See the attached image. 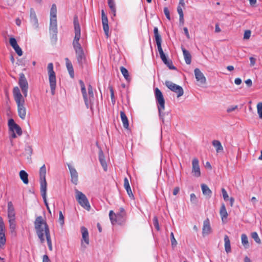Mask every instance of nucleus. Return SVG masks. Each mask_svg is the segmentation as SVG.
I'll return each mask as SVG.
<instances>
[{
    "label": "nucleus",
    "mask_w": 262,
    "mask_h": 262,
    "mask_svg": "<svg viewBox=\"0 0 262 262\" xmlns=\"http://www.w3.org/2000/svg\"><path fill=\"white\" fill-rule=\"evenodd\" d=\"M34 227L36 234L41 243L47 241L48 246L50 251L52 250V241L49 226L46 221L41 216H37L34 222Z\"/></svg>",
    "instance_id": "obj_1"
},
{
    "label": "nucleus",
    "mask_w": 262,
    "mask_h": 262,
    "mask_svg": "<svg viewBox=\"0 0 262 262\" xmlns=\"http://www.w3.org/2000/svg\"><path fill=\"white\" fill-rule=\"evenodd\" d=\"M13 94L17 104L18 116L21 119L24 120L26 116V108L25 106V101L18 87L15 86L13 88Z\"/></svg>",
    "instance_id": "obj_2"
},
{
    "label": "nucleus",
    "mask_w": 262,
    "mask_h": 262,
    "mask_svg": "<svg viewBox=\"0 0 262 262\" xmlns=\"http://www.w3.org/2000/svg\"><path fill=\"white\" fill-rule=\"evenodd\" d=\"M155 96L160 118L162 120V122H164V114L163 113V111L165 110V100L162 93L158 88L155 89Z\"/></svg>",
    "instance_id": "obj_3"
},
{
    "label": "nucleus",
    "mask_w": 262,
    "mask_h": 262,
    "mask_svg": "<svg viewBox=\"0 0 262 262\" xmlns=\"http://www.w3.org/2000/svg\"><path fill=\"white\" fill-rule=\"evenodd\" d=\"M47 69L51 94L52 95H54L56 88V79L55 73L53 70V64L52 63H49Z\"/></svg>",
    "instance_id": "obj_4"
},
{
    "label": "nucleus",
    "mask_w": 262,
    "mask_h": 262,
    "mask_svg": "<svg viewBox=\"0 0 262 262\" xmlns=\"http://www.w3.org/2000/svg\"><path fill=\"white\" fill-rule=\"evenodd\" d=\"M74 25L75 30V37L73 41V46L74 48L81 47V46L79 42L81 37V30L77 17H74Z\"/></svg>",
    "instance_id": "obj_5"
},
{
    "label": "nucleus",
    "mask_w": 262,
    "mask_h": 262,
    "mask_svg": "<svg viewBox=\"0 0 262 262\" xmlns=\"http://www.w3.org/2000/svg\"><path fill=\"white\" fill-rule=\"evenodd\" d=\"M75 193L76 199L79 204L85 209L89 211L91 206L85 195L77 189H75Z\"/></svg>",
    "instance_id": "obj_6"
},
{
    "label": "nucleus",
    "mask_w": 262,
    "mask_h": 262,
    "mask_svg": "<svg viewBox=\"0 0 262 262\" xmlns=\"http://www.w3.org/2000/svg\"><path fill=\"white\" fill-rule=\"evenodd\" d=\"M165 84L168 89L177 94V97L179 98L183 95L184 91L182 86L170 81H166Z\"/></svg>",
    "instance_id": "obj_7"
},
{
    "label": "nucleus",
    "mask_w": 262,
    "mask_h": 262,
    "mask_svg": "<svg viewBox=\"0 0 262 262\" xmlns=\"http://www.w3.org/2000/svg\"><path fill=\"white\" fill-rule=\"evenodd\" d=\"M46 168L43 165L39 169L40 190L47 189V183L46 180Z\"/></svg>",
    "instance_id": "obj_8"
},
{
    "label": "nucleus",
    "mask_w": 262,
    "mask_h": 262,
    "mask_svg": "<svg viewBox=\"0 0 262 262\" xmlns=\"http://www.w3.org/2000/svg\"><path fill=\"white\" fill-rule=\"evenodd\" d=\"M74 49L75 51L76 59L78 63L81 66H82V64L85 61V56L84 55V51L82 47L75 48H74Z\"/></svg>",
    "instance_id": "obj_9"
},
{
    "label": "nucleus",
    "mask_w": 262,
    "mask_h": 262,
    "mask_svg": "<svg viewBox=\"0 0 262 262\" xmlns=\"http://www.w3.org/2000/svg\"><path fill=\"white\" fill-rule=\"evenodd\" d=\"M8 125L10 129L12 132H16L18 136L22 134V130L20 126L14 122L13 119H10L8 121Z\"/></svg>",
    "instance_id": "obj_10"
},
{
    "label": "nucleus",
    "mask_w": 262,
    "mask_h": 262,
    "mask_svg": "<svg viewBox=\"0 0 262 262\" xmlns=\"http://www.w3.org/2000/svg\"><path fill=\"white\" fill-rule=\"evenodd\" d=\"M101 17L103 30L104 31L105 34L107 37H108L109 36V27L108 25V19L107 17L105 15L103 10H101Z\"/></svg>",
    "instance_id": "obj_11"
},
{
    "label": "nucleus",
    "mask_w": 262,
    "mask_h": 262,
    "mask_svg": "<svg viewBox=\"0 0 262 262\" xmlns=\"http://www.w3.org/2000/svg\"><path fill=\"white\" fill-rule=\"evenodd\" d=\"M68 166L71 174V181L74 184L77 185L78 181V173L75 168L70 164H68Z\"/></svg>",
    "instance_id": "obj_12"
},
{
    "label": "nucleus",
    "mask_w": 262,
    "mask_h": 262,
    "mask_svg": "<svg viewBox=\"0 0 262 262\" xmlns=\"http://www.w3.org/2000/svg\"><path fill=\"white\" fill-rule=\"evenodd\" d=\"M192 164V173H193V175L195 177H199L201 176V171L198 160L196 158L193 159Z\"/></svg>",
    "instance_id": "obj_13"
},
{
    "label": "nucleus",
    "mask_w": 262,
    "mask_h": 262,
    "mask_svg": "<svg viewBox=\"0 0 262 262\" xmlns=\"http://www.w3.org/2000/svg\"><path fill=\"white\" fill-rule=\"evenodd\" d=\"M30 21L35 29L38 28L39 24L38 19L37 18L35 11L32 8L30 9Z\"/></svg>",
    "instance_id": "obj_14"
},
{
    "label": "nucleus",
    "mask_w": 262,
    "mask_h": 262,
    "mask_svg": "<svg viewBox=\"0 0 262 262\" xmlns=\"http://www.w3.org/2000/svg\"><path fill=\"white\" fill-rule=\"evenodd\" d=\"M79 83L80 84L81 93L84 100L85 104L86 107L88 108L90 106V100H88V94L86 93L84 83L82 80L79 81Z\"/></svg>",
    "instance_id": "obj_15"
},
{
    "label": "nucleus",
    "mask_w": 262,
    "mask_h": 262,
    "mask_svg": "<svg viewBox=\"0 0 262 262\" xmlns=\"http://www.w3.org/2000/svg\"><path fill=\"white\" fill-rule=\"evenodd\" d=\"M211 232V228L210 224V221L208 219H206L203 222V227L202 229V234L203 236L209 234Z\"/></svg>",
    "instance_id": "obj_16"
},
{
    "label": "nucleus",
    "mask_w": 262,
    "mask_h": 262,
    "mask_svg": "<svg viewBox=\"0 0 262 262\" xmlns=\"http://www.w3.org/2000/svg\"><path fill=\"white\" fill-rule=\"evenodd\" d=\"M18 84L21 90L28 89V83L27 79L23 73L19 74Z\"/></svg>",
    "instance_id": "obj_17"
},
{
    "label": "nucleus",
    "mask_w": 262,
    "mask_h": 262,
    "mask_svg": "<svg viewBox=\"0 0 262 262\" xmlns=\"http://www.w3.org/2000/svg\"><path fill=\"white\" fill-rule=\"evenodd\" d=\"M8 216L9 220H15L14 208L11 202L8 203Z\"/></svg>",
    "instance_id": "obj_18"
},
{
    "label": "nucleus",
    "mask_w": 262,
    "mask_h": 262,
    "mask_svg": "<svg viewBox=\"0 0 262 262\" xmlns=\"http://www.w3.org/2000/svg\"><path fill=\"white\" fill-rule=\"evenodd\" d=\"M194 72L197 81H199L201 84H204L206 82V78L202 72L198 68H196Z\"/></svg>",
    "instance_id": "obj_19"
},
{
    "label": "nucleus",
    "mask_w": 262,
    "mask_h": 262,
    "mask_svg": "<svg viewBox=\"0 0 262 262\" xmlns=\"http://www.w3.org/2000/svg\"><path fill=\"white\" fill-rule=\"evenodd\" d=\"M50 32L55 35L57 33V19L50 20Z\"/></svg>",
    "instance_id": "obj_20"
},
{
    "label": "nucleus",
    "mask_w": 262,
    "mask_h": 262,
    "mask_svg": "<svg viewBox=\"0 0 262 262\" xmlns=\"http://www.w3.org/2000/svg\"><path fill=\"white\" fill-rule=\"evenodd\" d=\"M99 160L104 170L106 171L107 170V166L105 160L104 155L102 150H100L99 152Z\"/></svg>",
    "instance_id": "obj_21"
},
{
    "label": "nucleus",
    "mask_w": 262,
    "mask_h": 262,
    "mask_svg": "<svg viewBox=\"0 0 262 262\" xmlns=\"http://www.w3.org/2000/svg\"><path fill=\"white\" fill-rule=\"evenodd\" d=\"M66 67L69 73L70 76L72 78L74 77V71L73 67V65L71 62L70 61L68 58H65Z\"/></svg>",
    "instance_id": "obj_22"
},
{
    "label": "nucleus",
    "mask_w": 262,
    "mask_h": 262,
    "mask_svg": "<svg viewBox=\"0 0 262 262\" xmlns=\"http://www.w3.org/2000/svg\"><path fill=\"white\" fill-rule=\"evenodd\" d=\"M182 50L183 51L186 63L187 64H190L191 62V55L190 53L188 51H187L184 48H182Z\"/></svg>",
    "instance_id": "obj_23"
},
{
    "label": "nucleus",
    "mask_w": 262,
    "mask_h": 262,
    "mask_svg": "<svg viewBox=\"0 0 262 262\" xmlns=\"http://www.w3.org/2000/svg\"><path fill=\"white\" fill-rule=\"evenodd\" d=\"M81 231L82 233V241H84L86 244H89V233L87 229L84 227H81Z\"/></svg>",
    "instance_id": "obj_24"
},
{
    "label": "nucleus",
    "mask_w": 262,
    "mask_h": 262,
    "mask_svg": "<svg viewBox=\"0 0 262 262\" xmlns=\"http://www.w3.org/2000/svg\"><path fill=\"white\" fill-rule=\"evenodd\" d=\"M88 100H90V106L89 107L91 108V109H92V101L94 99V93L93 91V88L91 85L89 84L88 87Z\"/></svg>",
    "instance_id": "obj_25"
},
{
    "label": "nucleus",
    "mask_w": 262,
    "mask_h": 262,
    "mask_svg": "<svg viewBox=\"0 0 262 262\" xmlns=\"http://www.w3.org/2000/svg\"><path fill=\"white\" fill-rule=\"evenodd\" d=\"M120 116L123 127L126 129H128V120L125 113L123 111L120 112Z\"/></svg>",
    "instance_id": "obj_26"
},
{
    "label": "nucleus",
    "mask_w": 262,
    "mask_h": 262,
    "mask_svg": "<svg viewBox=\"0 0 262 262\" xmlns=\"http://www.w3.org/2000/svg\"><path fill=\"white\" fill-rule=\"evenodd\" d=\"M201 188L204 195L210 198L211 196L212 191L206 184H202Z\"/></svg>",
    "instance_id": "obj_27"
},
{
    "label": "nucleus",
    "mask_w": 262,
    "mask_h": 262,
    "mask_svg": "<svg viewBox=\"0 0 262 262\" xmlns=\"http://www.w3.org/2000/svg\"><path fill=\"white\" fill-rule=\"evenodd\" d=\"M224 242H225V249L227 253L231 252V245L230 241L228 235H225L224 236Z\"/></svg>",
    "instance_id": "obj_28"
},
{
    "label": "nucleus",
    "mask_w": 262,
    "mask_h": 262,
    "mask_svg": "<svg viewBox=\"0 0 262 262\" xmlns=\"http://www.w3.org/2000/svg\"><path fill=\"white\" fill-rule=\"evenodd\" d=\"M40 193L41 194V196L42 197V199L43 200V202L45 204V205L47 207V209H48V211L50 213H51V210L49 208L47 200V189H41L40 190Z\"/></svg>",
    "instance_id": "obj_29"
},
{
    "label": "nucleus",
    "mask_w": 262,
    "mask_h": 262,
    "mask_svg": "<svg viewBox=\"0 0 262 262\" xmlns=\"http://www.w3.org/2000/svg\"><path fill=\"white\" fill-rule=\"evenodd\" d=\"M212 145L216 148L217 152L223 151V147L221 143L219 140H213L212 142Z\"/></svg>",
    "instance_id": "obj_30"
},
{
    "label": "nucleus",
    "mask_w": 262,
    "mask_h": 262,
    "mask_svg": "<svg viewBox=\"0 0 262 262\" xmlns=\"http://www.w3.org/2000/svg\"><path fill=\"white\" fill-rule=\"evenodd\" d=\"M154 33L156 39L157 45L158 46L161 45L162 39L160 35L158 32V28L155 27L154 29Z\"/></svg>",
    "instance_id": "obj_31"
},
{
    "label": "nucleus",
    "mask_w": 262,
    "mask_h": 262,
    "mask_svg": "<svg viewBox=\"0 0 262 262\" xmlns=\"http://www.w3.org/2000/svg\"><path fill=\"white\" fill-rule=\"evenodd\" d=\"M220 214L223 221H224V219H226L228 216V213L225 206L224 204L222 205L220 211Z\"/></svg>",
    "instance_id": "obj_32"
},
{
    "label": "nucleus",
    "mask_w": 262,
    "mask_h": 262,
    "mask_svg": "<svg viewBox=\"0 0 262 262\" xmlns=\"http://www.w3.org/2000/svg\"><path fill=\"white\" fill-rule=\"evenodd\" d=\"M19 176L21 179V180L23 181V182L25 184H28V173L24 170H22L19 172Z\"/></svg>",
    "instance_id": "obj_33"
},
{
    "label": "nucleus",
    "mask_w": 262,
    "mask_h": 262,
    "mask_svg": "<svg viewBox=\"0 0 262 262\" xmlns=\"http://www.w3.org/2000/svg\"><path fill=\"white\" fill-rule=\"evenodd\" d=\"M57 8L55 4H53L50 10V20L57 19Z\"/></svg>",
    "instance_id": "obj_34"
},
{
    "label": "nucleus",
    "mask_w": 262,
    "mask_h": 262,
    "mask_svg": "<svg viewBox=\"0 0 262 262\" xmlns=\"http://www.w3.org/2000/svg\"><path fill=\"white\" fill-rule=\"evenodd\" d=\"M242 244L244 247L247 249L249 247V244L247 236L245 234H242L241 235Z\"/></svg>",
    "instance_id": "obj_35"
},
{
    "label": "nucleus",
    "mask_w": 262,
    "mask_h": 262,
    "mask_svg": "<svg viewBox=\"0 0 262 262\" xmlns=\"http://www.w3.org/2000/svg\"><path fill=\"white\" fill-rule=\"evenodd\" d=\"M158 50L160 54V58L164 63H166L167 60H168L165 54L164 53L163 51L162 50L161 45L157 46Z\"/></svg>",
    "instance_id": "obj_36"
},
{
    "label": "nucleus",
    "mask_w": 262,
    "mask_h": 262,
    "mask_svg": "<svg viewBox=\"0 0 262 262\" xmlns=\"http://www.w3.org/2000/svg\"><path fill=\"white\" fill-rule=\"evenodd\" d=\"M108 5L111 10V12L113 14V16H116V9L115 3L114 0H108Z\"/></svg>",
    "instance_id": "obj_37"
},
{
    "label": "nucleus",
    "mask_w": 262,
    "mask_h": 262,
    "mask_svg": "<svg viewBox=\"0 0 262 262\" xmlns=\"http://www.w3.org/2000/svg\"><path fill=\"white\" fill-rule=\"evenodd\" d=\"M120 71L122 74L123 75L124 77L126 79V80L127 81H129L130 80V78L129 75V73L127 70L123 67H121Z\"/></svg>",
    "instance_id": "obj_38"
},
{
    "label": "nucleus",
    "mask_w": 262,
    "mask_h": 262,
    "mask_svg": "<svg viewBox=\"0 0 262 262\" xmlns=\"http://www.w3.org/2000/svg\"><path fill=\"white\" fill-rule=\"evenodd\" d=\"M115 217L117 219L116 224L119 225H122L124 223V219L123 218V215L121 213L116 214Z\"/></svg>",
    "instance_id": "obj_39"
},
{
    "label": "nucleus",
    "mask_w": 262,
    "mask_h": 262,
    "mask_svg": "<svg viewBox=\"0 0 262 262\" xmlns=\"http://www.w3.org/2000/svg\"><path fill=\"white\" fill-rule=\"evenodd\" d=\"M10 229L11 233H15L16 223L15 220H9Z\"/></svg>",
    "instance_id": "obj_40"
},
{
    "label": "nucleus",
    "mask_w": 262,
    "mask_h": 262,
    "mask_svg": "<svg viewBox=\"0 0 262 262\" xmlns=\"http://www.w3.org/2000/svg\"><path fill=\"white\" fill-rule=\"evenodd\" d=\"M115 215H116V214L113 212V210H111L109 213V216L111 223L113 225L116 224L117 222V219L115 217Z\"/></svg>",
    "instance_id": "obj_41"
},
{
    "label": "nucleus",
    "mask_w": 262,
    "mask_h": 262,
    "mask_svg": "<svg viewBox=\"0 0 262 262\" xmlns=\"http://www.w3.org/2000/svg\"><path fill=\"white\" fill-rule=\"evenodd\" d=\"M252 238L258 244L261 243V240L259 238L258 234L256 232H253L251 233Z\"/></svg>",
    "instance_id": "obj_42"
},
{
    "label": "nucleus",
    "mask_w": 262,
    "mask_h": 262,
    "mask_svg": "<svg viewBox=\"0 0 262 262\" xmlns=\"http://www.w3.org/2000/svg\"><path fill=\"white\" fill-rule=\"evenodd\" d=\"M6 243V238L4 231H0V246L4 245Z\"/></svg>",
    "instance_id": "obj_43"
},
{
    "label": "nucleus",
    "mask_w": 262,
    "mask_h": 262,
    "mask_svg": "<svg viewBox=\"0 0 262 262\" xmlns=\"http://www.w3.org/2000/svg\"><path fill=\"white\" fill-rule=\"evenodd\" d=\"M257 109L259 117L262 119V102H259L257 104Z\"/></svg>",
    "instance_id": "obj_44"
},
{
    "label": "nucleus",
    "mask_w": 262,
    "mask_h": 262,
    "mask_svg": "<svg viewBox=\"0 0 262 262\" xmlns=\"http://www.w3.org/2000/svg\"><path fill=\"white\" fill-rule=\"evenodd\" d=\"M190 202L194 205H196L198 203V199L194 193L190 194Z\"/></svg>",
    "instance_id": "obj_45"
},
{
    "label": "nucleus",
    "mask_w": 262,
    "mask_h": 262,
    "mask_svg": "<svg viewBox=\"0 0 262 262\" xmlns=\"http://www.w3.org/2000/svg\"><path fill=\"white\" fill-rule=\"evenodd\" d=\"M153 224L155 228L159 231L160 230V227L159 225L158 220L157 216H154L153 219Z\"/></svg>",
    "instance_id": "obj_46"
},
{
    "label": "nucleus",
    "mask_w": 262,
    "mask_h": 262,
    "mask_svg": "<svg viewBox=\"0 0 262 262\" xmlns=\"http://www.w3.org/2000/svg\"><path fill=\"white\" fill-rule=\"evenodd\" d=\"M9 42L13 48L18 46L16 40L13 37L10 38Z\"/></svg>",
    "instance_id": "obj_47"
},
{
    "label": "nucleus",
    "mask_w": 262,
    "mask_h": 262,
    "mask_svg": "<svg viewBox=\"0 0 262 262\" xmlns=\"http://www.w3.org/2000/svg\"><path fill=\"white\" fill-rule=\"evenodd\" d=\"M170 239L172 246L175 247L177 244V242L174 237V234L173 232H171L170 233Z\"/></svg>",
    "instance_id": "obj_48"
},
{
    "label": "nucleus",
    "mask_w": 262,
    "mask_h": 262,
    "mask_svg": "<svg viewBox=\"0 0 262 262\" xmlns=\"http://www.w3.org/2000/svg\"><path fill=\"white\" fill-rule=\"evenodd\" d=\"M59 222L61 226L64 224V216L61 211L59 212Z\"/></svg>",
    "instance_id": "obj_49"
},
{
    "label": "nucleus",
    "mask_w": 262,
    "mask_h": 262,
    "mask_svg": "<svg viewBox=\"0 0 262 262\" xmlns=\"http://www.w3.org/2000/svg\"><path fill=\"white\" fill-rule=\"evenodd\" d=\"M164 63L169 68V69L175 70L176 69V67L173 65L171 60H167L166 63Z\"/></svg>",
    "instance_id": "obj_50"
},
{
    "label": "nucleus",
    "mask_w": 262,
    "mask_h": 262,
    "mask_svg": "<svg viewBox=\"0 0 262 262\" xmlns=\"http://www.w3.org/2000/svg\"><path fill=\"white\" fill-rule=\"evenodd\" d=\"M25 152L27 155L31 157L32 154V149L30 146H27L25 147Z\"/></svg>",
    "instance_id": "obj_51"
},
{
    "label": "nucleus",
    "mask_w": 262,
    "mask_h": 262,
    "mask_svg": "<svg viewBox=\"0 0 262 262\" xmlns=\"http://www.w3.org/2000/svg\"><path fill=\"white\" fill-rule=\"evenodd\" d=\"M222 193L224 200L226 201H227L229 199V196L225 188L222 189Z\"/></svg>",
    "instance_id": "obj_52"
},
{
    "label": "nucleus",
    "mask_w": 262,
    "mask_h": 262,
    "mask_svg": "<svg viewBox=\"0 0 262 262\" xmlns=\"http://www.w3.org/2000/svg\"><path fill=\"white\" fill-rule=\"evenodd\" d=\"M13 49L18 56H20L23 55V51L18 45L13 48Z\"/></svg>",
    "instance_id": "obj_53"
},
{
    "label": "nucleus",
    "mask_w": 262,
    "mask_h": 262,
    "mask_svg": "<svg viewBox=\"0 0 262 262\" xmlns=\"http://www.w3.org/2000/svg\"><path fill=\"white\" fill-rule=\"evenodd\" d=\"M124 187L126 190H128V189L130 188L128 180L127 178H125L124 179Z\"/></svg>",
    "instance_id": "obj_54"
},
{
    "label": "nucleus",
    "mask_w": 262,
    "mask_h": 262,
    "mask_svg": "<svg viewBox=\"0 0 262 262\" xmlns=\"http://www.w3.org/2000/svg\"><path fill=\"white\" fill-rule=\"evenodd\" d=\"M238 108V106L237 105H231L229 106L227 109V113H231L233 111H234L235 110H236Z\"/></svg>",
    "instance_id": "obj_55"
},
{
    "label": "nucleus",
    "mask_w": 262,
    "mask_h": 262,
    "mask_svg": "<svg viewBox=\"0 0 262 262\" xmlns=\"http://www.w3.org/2000/svg\"><path fill=\"white\" fill-rule=\"evenodd\" d=\"M251 31L250 30H246L244 32V39H249L250 36H251Z\"/></svg>",
    "instance_id": "obj_56"
},
{
    "label": "nucleus",
    "mask_w": 262,
    "mask_h": 262,
    "mask_svg": "<svg viewBox=\"0 0 262 262\" xmlns=\"http://www.w3.org/2000/svg\"><path fill=\"white\" fill-rule=\"evenodd\" d=\"M164 13L166 17V18L168 20H170V13L167 7L164 8Z\"/></svg>",
    "instance_id": "obj_57"
},
{
    "label": "nucleus",
    "mask_w": 262,
    "mask_h": 262,
    "mask_svg": "<svg viewBox=\"0 0 262 262\" xmlns=\"http://www.w3.org/2000/svg\"><path fill=\"white\" fill-rule=\"evenodd\" d=\"M177 11L178 14H179V17H181V18L182 19L184 16V14L182 8H181V6H178Z\"/></svg>",
    "instance_id": "obj_58"
},
{
    "label": "nucleus",
    "mask_w": 262,
    "mask_h": 262,
    "mask_svg": "<svg viewBox=\"0 0 262 262\" xmlns=\"http://www.w3.org/2000/svg\"><path fill=\"white\" fill-rule=\"evenodd\" d=\"M4 224L3 221V219L0 216V231H4Z\"/></svg>",
    "instance_id": "obj_59"
},
{
    "label": "nucleus",
    "mask_w": 262,
    "mask_h": 262,
    "mask_svg": "<svg viewBox=\"0 0 262 262\" xmlns=\"http://www.w3.org/2000/svg\"><path fill=\"white\" fill-rule=\"evenodd\" d=\"M42 262H51V260L47 255H44L43 256Z\"/></svg>",
    "instance_id": "obj_60"
},
{
    "label": "nucleus",
    "mask_w": 262,
    "mask_h": 262,
    "mask_svg": "<svg viewBox=\"0 0 262 262\" xmlns=\"http://www.w3.org/2000/svg\"><path fill=\"white\" fill-rule=\"evenodd\" d=\"M250 61V66L252 67L255 64L256 59L254 57H251L249 58Z\"/></svg>",
    "instance_id": "obj_61"
},
{
    "label": "nucleus",
    "mask_w": 262,
    "mask_h": 262,
    "mask_svg": "<svg viewBox=\"0 0 262 262\" xmlns=\"http://www.w3.org/2000/svg\"><path fill=\"white\" fill-rule=\"evenodd\" d=\"M183 30H184L185 34L186 36V37L188 39H189L190 38V35H189V32H188V29L186 27H184Z\"/></svg>",
    "instance_id": "obj_62"
},
{
    "label": "nucleus",
    "mask_w": 262,
    "mask_h": 262,
    "mask_svg": "<svg viewBox=\"0 0 262 262\" xmlns=\"http://www.w3.org/2000/svg\"><path fill=\"white\" fill-rule=\"evenodd\" d=\"M126 191H127V193L128 194V195H129V196L131 198V199H133L134 198V195L132 193V190H131V188H129L128 190H126Z\"/></svg>",
    "instance_id": "obj_63"
},
{
    "label": "nucleus",
    "mask_w": 262,
    "mask_h": 262,
    "mask_svg": "<svg viewBox=\"0 0 262 262\" xmlns=\"http://www.w3.org/2000/svg\"><path fill=\"white\" fill-rule=\"evenodd\" d=\"M246 84L248 85V86L250 87L252 85V81L250 79H248L245 81Z\"/></svg>",
    "instance_id": "obj_64"
}]
</instances>
